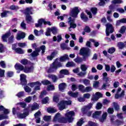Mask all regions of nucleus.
Wrapping results in <instances>:
<instances>
[{
  "mask_svg": "<svg viewBox=\"0 0 126 126\" xmlns=\"http://www.w3.org/2000/svg\"><path fill=\"white\" fill-rule=\"evenodd\" d=\"M7 13H9V11H5L1 13V17L3 18V17H6L7 16Z\"/></svg>",
  "mask_w": 126,
  "mask_h": 126,
  "instance_id": "c03bdc74",
  "label": "nucleus"
},
{
  "mask_svg": "<svg viewBox=\"0 0 126 126\" xmlns=\"http://www.w3.org/2000/svg\"><path fill=\"white\" fill-rule=\"evenodd\" d=\"M93 89L92 87L90 86L87 87L85 89V92H91V91H92Z\"/></svg>",
  "mask_w": 126,
  "mask_h": 126,
  "instance_id": "603ef678",
  "label": "nucleus"
},
{
  "mask_svg": "<svg viewBox=\"0 0 126 126\" xmlns=\"http://www.w3.org/2000/svg\"><path fill=\"white\" fill-rule=\"evenodd\" d=\"M74 115L75 113L74 111H72L67 112L65 114V116L68 123H72V121L74 120V118H73V117H74Z\"/></svg>",
  "mask_w": 126,
  "mask_h": 126,
  "instance_id": "423d86ee",
  "label": "nucleus"
},
{
  "mask_svg": "<svg viewBox=\"0 0 126 126\" xmlns=\"http://www.w3.org/2000/svg\"><path fill=\"white\" fill-rule=\"evenodd\" d=\"M12 50L17 54H20V55L24 54V51L20 48H13Z\"/></svg>",
  "mask_w": 126,
  "mask_h": 126,
  "instance_id": "412c9836",
  "label": "nucleus"
},
{
  "mask_svg": "<svg viewBox=\"0 0 126 126\" xmlns=\"http://www.w3.org/2000/svg\"><path fill=\"white\" fill-rule=\"evenodd\" d=\"M68 23L70 26V27L69 28V31H70L71 28H76V24H75L74 20L72 19L71 17H69V18H68Z\"/></svg>",
  "mask_w": 126,
  "mask_h": 126,
  "instance_id": "9d476101",
  "label": "nucleus"
},
{
  "mask_svg": "<svg viewBox=\"0 0 126 126\" xmlns=\"http://www.w3.org/2000/svg\"><path fill=\"white\" fill-rule=\"evenodd\" d=\"M55 90V86L54 85H49L47 87V91H52Z\"/></svg>",
  "mask_w": 126,
  "mask_h": 126,
  "instance_id": "3c124183",
  "label": "nucleus"
},
{
  "mask_svg": "<svg viewBox=\"0 0 126 126\" xmlns=\"http://www.w3.org/2000/svg\"><path fill=\"white\" fill-rule=\"evenodd\" d=\"M122 91V89L121 88H119L118 89L117 93L115 95V99H119V98H122V97H124L125 96V91H122L120 94H119L120 92Z\"/></svg>",
  "mask_w": 126,
  "mask_h": 126,
  "instance_id": "f8f14e48",
  "label": "nucleus"
},
{
  "mask_svg": "<svg viewBox=\"0 0 126 126\" xmlns=\"http://www.w3.org/2000/svg\"><path fill=\"white\" fill-rule=\"evenodd\" d=\"M28 85L29 86H30V87H34V91L31 94L32 95H33V94H35V93H36V91H37V90H40V86L42 85V84L39 82H35L28 84Z\"/></svg>",
  "mask_w": 126,
  "mask_h": 126,
  "instance_id": "f03ea898",
  "label": "nucleus"
},
{
  "mask_svg": "<svg viewBox=\"0 0 126 126\" xmlns=\"http://www.w3.org/2000/svg\"><path fill=\"white\" fill-rule=\"evenodd\" d=\"M78 13H79V10H78V8L77 7H75L71 9L70 15V16H72V17L76 18Z\"/></svg>",
  "mask_w": 126,
  "mask_h": 126,
  "instance_id": "1a4fd4ad",
  "label": "nucleus"
},
{
  "mask_svg": "<svg viewBox=\"0 0 126 126\" xmlns=\"http://www.w3.org/2000/svg\"><path fill=\"white\" fill-rule=\"evenodd\" d=\"M123 2H124V1L122 0H113L112 1V3L113 4L123 3Z\"/></svg>",
  "mask_w": 126,
  "mask_h": 126,
  "instance_id": "ea45409f",
  "label": "nucleus"
},
{
  "mask_svg": "<svg viewBox=\"0 0 126 126\" xmlns=\"http://www.w3.org/2000/svg\"><path fill=\"white\" fill-rule=\"evenodd\" d=\"M80 54L84 58H87L91 55V50L89 48H83L80 49Z\"/></svg>",
  "mask_w": 126,
  "mask_h": 126,
  "instance_id": "7ed1b4c3",
  "label": "nucleus"
},
{
  "mask_svg": "<svg viewBox=\"0 0 126 126\" xmlns=\"http://www.w3.org/2000/svg\"><path fill=\"white\" fill-rule=\"evenodd\" d=\"M84 123V121H83V119H81L77 123V125L78 126H82V124Z\"/></svg>",
  "mask_w": 126,
  "mask_h": 126,
  "instance_id": "052dcab7",
  "label": "nucleus"
},
{
  "mask_svg": "<svg viewBox=\"0 0 126 126\" xmlns=\"http://www.w3.org/2000/svg\"><path fill=\"white\" fill-rule=\"evenodd\" d=\"M10 32H7L5 34L3 35V36H2V40L4 42H6V41H7V39H8L9 42L11 43L12 42V39H13V38H14V36L13 35H11L10 36Z\"/></svg>",
  "mask_w": 126,
  "mask_h": 126,
  "instance_id": "6e6552de",
  "label": "nucleus"
},
{
  "mask_svg": "<svg viewBox=\"0 0 126 126\" xmlns=\"http://www.w3.org/2000/svg\"><path fill=\"white\" fill-rule=\"evenodd\" d=\"M34 70V67L33 66H25L24 68V72L25 73H30L33 72Z\"/></svg>",
  "mask_w": 126,
  "mask_h": 126,
  "instance_id": "4468645a",
  "label": "nucleus"
},
{
  "mask_svg": "<svg viewBox=\"0 0 126 126\" xmlns=\"http://www.w3.org/2000/svg\"><path fill=\"white\" fill-rule=\"evenodd\" d=\"M90 41L94 43V47H97L99 46V42L95 41V40H94V39H90Z\"/></svg>",
  "mask_w": 126,
  "mask_h": 126,
  "instance_id": "37998d69",
  "label": "nucleus"
},
{
  "mask_svg": "<svg viewBox=\"0 0 126 126\" xmlns=\"http://www.w3.org/2000/svg\"><path fill=\"white\" fill-rule=\"evenodd\" d=\"M81 18L85 22H86V21L88 20V17H86V16L83 13L81 14Z\"/></svg>",
  "mask_w": 126,
  "mask_h": 126,
  "instance_id": "e433bc0d",
  "label": "nucleus"
},
{
  "mask_svg": "<svg viewBox=\"0 0 126 126\" xmlns=\"http://www.w3.org/2000/svg\"><path fill=\"white\" fill-rule=\"evenodd\" d=\"M107 112H104L102 115V117L99 119V121L103 123L106 120L107 118Z\"/></svg>",
  "mask_w": 126,
  "mask_h": 126,
  "instance_id": "f704fd0d",
  "label": "nucleus"
},
{
  "mask_svg": "<svg viewBox=\"0 0 126 126\" xmlns=\"http://www.w3.org/2000/svg\"><path fill=\"white\" fill-rule=\"evenodd\" d=\"M26 75L24 74L20 75V80L22 85H26L27 84V80H26Z\"/></svg>",
  "mask_w": 126,
  "mask_h": 126,
  "instance_id": "2eb2a0df",
  "label": "nucleus"
},
{
  "mask_svg": "<svg viewBox=\"0 0 126 126\" xmlns=\"http://www.w3.org/2000/svg\"><path fill=\"white\" fill-rule=\"evenodd\" d=\"M47 112L48 113H49V114H54V113H56V112H57V109L50 107L47 108Z\"/></svg>",
  "mask_w": 126,
  "mask_h": 126,
  "instance_id": "2f4dec72",
  "label": "nucleus"
},
{
  "mask_svg": "<svg viewBox=\"0 0 126 126\" xmlns=\"http://www.w3.org/2000/svg\"><path fill=\"white\" fill-rule=\"evenodd\" d=\"M16 96H17V97L19 98H21V97H23V96H24V92H20L16 94Z\"/></svg>",
  "mask_w": 126,
  "mask_h": 126,
  "instance_id": "4d7b16f0",
  "label": "nucleus"
},
{
  "mask_svg": "<svg viewBox=\"0 0 126 126\" xmlns=\"http://www.w3.org/2000/svg\"><path fill=\"white\" fill-rule=\"evenodd\" d=\"M43 120L45 122H49V121H51V116H44Z\"/></svg>",
  "mask_w": 126,
  "mask_h": 126,
  "instance_id": "09e8293b",
  "label": "nucleus"
},
{
  "mask_svg": "<svg viewBox=\"0 0 126 126\" xmlns=\"http://www.w3.org/2000/svg\"><path fill=\"white\" fill-rule=\"evenodd\" d=\"M74 61L75 63H81L83 61L85 62V61H86V58L85 57H84L83 59H82L80 57H77V58L74 59Z\"/></svg>",
  "mask_w": 126,
  "mask_h": 126,
  "instance_id": "bb28decb",
  "label": "nucleus"
},
{
  "mask_svg": "<svg viewBox=\"0 0 126 126\" xmlns=\"http://www.w3.org/2000/svg\"><path fill=\"white\" fill-rule=\"evenodd\" d=\"M90 97H91V94L89 93H86L83 94V97L84 99H90Z\"/></svg>",
  "mask_w": 126,
  "mask_h": 126,
  "instance_id": "de8ad7c7",
  "label": "nucleus"
},
{
  "mask_svg": "<svg viewBox=\"0 0 126 126\" xmlns=\"http://www.w3.org/2000/svg\"><path fill=\"white\" fill-rule=\"evenodd\" d=\"M51 32V28H47L46 30V32H45L46 36H50Z\"/></svg>",
  "mask_w": 126,
  "mask_h": 126,
  "instance_id": "5fc2aeb1",
  "label": "nucleus"
},
{
  "mask_svg": "<svg viewBox=\"0 0 126 126\" xmlns=\"http://www.w3.org/2000/svg\"><path fill=\"white\" fill-rule=\"evenodd\" d=\"M101 114H102L101 111H96L93 114V118L96 119L98 118V117H99Z\"/></svg>",
  "mask_w": 126,
  "mask_h": 126,
  "instance_id": "c756f323",
  "label": "nucleus"
},
{
  "mask_svg": "<svg viewBox=\"0 0 126 126\" xmlns=\"http://www.w3.org/2000/svg\"><path fill=\"white\" fill-rule=\"evenodd\" d=\"M63 40V37H62L61 34L58 35L57 36H54L53 38V41L54 42H58V43H60L61 41Z\"/></svg>",
  "mask_w": 126,
  "mask_h": 126,
  "instance_id": "a211bd4d",
  "label": "nucleus"
},
{
  "mask_svg": "<svg viewBox=\"0 0 126 126\" xmlns=\"http://www.w3.org/2000/svg\"><path fill=\"white\" fill-rule=\"evenodd\" d=\"M45 48H36L35 50L31 54V57L32 58H35V57H38L39 56V53L41 51L42 54H44L45 53Z\"/></svg>",
  "mask_w": 126,
  "mask_h": 126,
  "instance_id": "0eeeda50",
  "label": "nucleus"
},
{
  "mask_svg": "<svg viewBox=\"0 0 126 126\" xmlns=\"http://www.w3.org/2000/svg\"><path fill=\"white\" fill-rule=\"evenodd\" d=\"M116 11L120 12V13H124L125 12V9L122 8H117L116 9Z\"/></svg>",
  "mask_w": 126,
  "mask_h": 126,
  "instance_id": "0e129e2a",
  "label": "nucleus"
},
{
  "mask_svg": "<svg viewBox=\"0 0 126 126\" xmlns=\"http://www.w3.org/2000/svg\"><path fill=\"white\" fill-rule=\"evenodd\" d=\"M0 66L2 68H5L6 67V64H5V62L3 61H1L0 62Z\"/></svg>",
  "mask_w": 126,
  "mask_h": 126,
  "instance_id": "a18cd8bd",
  "label": "nucleus"
},
{
  "mask_svg": "<svg viewBox=\"0 0 126 126\" xmlns=\"http://www.w3.org/2000/svg\"><path fill=\"white\" fill-rule=\"evenodd\" d=\"M48 77H49V78H51V79H52L53 82H56V81H57V80H58V78L55 75L49 74L48 75Z\"/></svg>",
  "mask_w": 126,
  "mask_h": 126,
  "instance_id": "c85d7f7f",
  "label": "nucleus"
},
{
  "mask_svg": "<svg viewBox=\"0 0 126 126\" xmlns=\"http://www.w3.org/2000/svg\"><path fill=\"white\" fill-rule=\"evenodd\" d=\"M68 55L65 54L63 56L60 58V62H65L66 60H68Z\"/></svg>",
  "mask_w": 126,
  "mask_h": 126,
  "instance_id": "72a5a7b5",
  "label": "nucleus"
},
{
  "mask_svg": "<svg viewBox=\"0 0 126 126\" xmlns=\"http://www.w3.org/2000/svg\"><path fill=\"white\" fill-rule=\"evenodd\" d=\"M106 36H110V33H112L115 31L113 25L110 23H108L105 25Z\"/></svg>",
  "mask_w": 126,
  "mask_h": 126,
  "instance_id": "39448f33",
  "label": "nucleus"
},
{
  "mask_svg": "<svg viewBox=\"0 0 126 126\" xmlns=\"http://www.w3.org/2000/svg\"><path fill=\"white\" fill-rule=\"evenodd\" d=\"M53 101L54 102H56V103H58L59 102V95H54L53 96Z\"/></svg>",
  "mask_w": 126,
  "mask_h": 126,
  "instance_id": "338daca9",
  "label": "nucleus"
},
{
  "mask_svg": "<svg viewBox=\"0 0 126 126\" xmlns=\"http://www.w3.org/2000/svg\"><path fill=\"white\" fill-rule=\"evenodd\" d=\"M65 87H66V85L64 83H62L60 84L59 86V88L60 91H63V90L65 89Z\"/></svg>",
  "mask_w": 126,
  "mask_h": 126,
  "instance_id": "cd10ccee",
  "label": "nucleus"
},
{
  "mask_svg": "<svg viewBox=\"0 0 126 126\" xmlns=\"http://www.w3.org/2000/svg\"><path fill=\"white\" fill-rule=\"evenodd\" d=\"M83 83L85 85L87 86V85H89V84H90V81L88 79H85L83 80Z\"/></svg>",
  "mask_w": 126,
  "mask_h": 126,
  "instance_id": "bf43d9fd",
  "label": "nucleus"
},
{
  "mask_svg": "<svg viewBox=\"0 0 126 126\" xmlns=\"http://www.w3.org/2000/svg\"><path fill=\"white\" fill-rule=\"evenodd\" d=\"M126 26H122L120 30H119V33H121V34H124L126 32Z\"/></svg>",
  "mask_w": 126,
  "mask_h": 126,
  "instance_id": "a19ab883",
  "label": "nucleus"
},
{
  "mask_svg": "<svg viewBox=\"0 0 126 126\" xmlns=\"http://www.w3.org/2000/svg\"><path fill=\"white\" fill-rule=\"evenodd\" d=\"M75 64L73 62H68L66 64V67H70V66H74Z\"/></svg>",
  "mask_w": 126,
  "mask_h": 126,
  "instance_id": "49530a36",
  "label": "nucleus"
},
{
  "mask_svg": "<svg viewBox=\"0 0 126 126\" xmlns=\"http://www.w3.org/2000/svg\"><path fill=\"white\" fill-rule=\"evenodd\" d=\"M44 22H45V20L43 19H39L38 21V23L35 24V27H41V26H42L43 25V23L44 24Z\"/></svg>",
  "mask_w": 126,
  "mask_h": 126,
  "instance_id": "4be33fe9",
  "label": "nucleus"
},
{
  "mask_svg": "<svg viewBox=\"0 0 126 126\" xmlns=\"http://www.w3.org/2000/svg\"><path fill=\"white\" fill-rule=\"evenodd\" d=\"M15 68L17 70H24V66L20 63H16L15 65Z\"/></svg>",
  "mask_w": 126,
  "mask_h": 126,
  "instance_id": "aec40b11",
  "label": "nucleus"
},
{
  "mask_svg": "<svg viewBox=\"0 0 126 126\" xmlns=\"http://www.w3.org/2000/svg\"><path fill=\"white\" fill-rule=\"evenodd\" d=\"M24 89L26 92H27L28 93H29V92H31V88H30L29 87L27 86L24 87Z\"/></svg>",
  "mask_w": 126,
  "mask_h": 126,
  "instance_id": "774afa93",
  "label": "nucleus"
},
{
  "mask_svg": "<svg viewBox=\"0 0 126 126\" xmlns=\"http://www.w3.org/2000/svg\"><path fill=\"white\" fill-rule=\"evenodd\" d=\"M48 101H49V97H46L42 100V104H47V103H48Z\"/></svg>",
  "mask_w": 126,
  "mask_h": 126,
  "instance_id": "69168bd1",
  "label": "nucleus"
},
{
  "mask_svg": "<svg viewBox=\"0 0 126 126\" xmlns=\"http://www.w3.org/2000/svg\"><path fill=\"white\" fill-rule=\"evenodd\" d=\"M32 100V96H28L25 99V102L27 103H30Z\"/></svg>",
  "mask_w": 126,
  "mask_h": 126,
  "instance_id": "864d4df0",
  "label": "nucleus"
},
{
  "mask_svg": "<svg viewBox=\"0 0 126 126\" xmlns=\"http://www.w3.org/2000/svg\"><path fill=\"white\" fill-rule=\"evenodd\" d=\"M113 105L116 111H119V110H120V106L119 105V104H118V103L114 102L113 103Z\"/></svg>",
  "mask_w": 126,
  "mask_h": 126,
  "instance_id": "79ce46f5",
  "label": "nucleus"
},
{
  "mask_svg": "<svg viewBox=\"0 0 126 126\" xmlns=\"http://www.w3.org/2000/svg\"><path fill=\"white\" fill-rule=\"evenodd\" d=\"M79 91L82 93H85V87L82 85H80L78 86Z\"/></svg>",
  "mask_w": 126,
  "mask_h": 126,
  "instance_id": "473e14b6",
  "label": "nucleus"
},
{
  "mask_svg": "<svg viewBox=\"0 0 126 126\" xmlns=\"http://www.w3.org/2000/svg\"><path fill=\"white\" fill-rule=\"evenodd\" d=\"M39 109V105L36 103H34L32 106V111H34L35 110H38Z\"/></svg>",
  "mask_w": 126,
  "mask_h": 126,
  "instance_id": "c9c22d12",
  "label": "nucleus"
},
{
  "mask_svg": "<svg viewBox=\"0 0 126 126\" xmlns=\"http://www.w3.org/2000/svg\"><path fill=\"white\" fill-rule=\"evenodd\" d=\"M67 105H71V101L62 100L58 103V106L60 111H63V110H64V109H65V106H67Z\"/></svg>",
  "mask_w": 126,
  "mask_h": 126,
  "instance_id": "20e7f679",
  "label": "nucleus"
},
{
  "mask_svg": "<svg viewBox=\"0 0 126 126\" xmlns=\"http://www.w3.org/2000/svg\"><path fill=\"white\" fill-rule=\"evenodd\" d=\"M57 54H58V51H55L53 52L50 56H49L47 57V59L49 60V61H52V60L54 59V57H55V56H56V55H57Z\"/></svg>",
  "mask_w": 126,
  "mask_h": 126,
  "instance_id": "5701e85b",
  "label": "nucleus"
},
{
  "mask_svg": "<svg viewBox=\"0 0 126 126\" xmlns=\"http://www.w3.org/2000/svg\"><path fill=\"white\" fill-rule=\"evenodd\" d=\"M26 34L25 32H20L17 34L16 39L18 41H20L21 39H24L25 38Z\"/></svg>",
  "mask_w": 126,
  "mask_h": 126,
  "instance_id": "dca6fc26",
  "label": "nucleus"
},
{
  "mask_svg": "<svg viewBox=\"0 0 126 126\" xmlns=\"http://www.w3.org/2000/svg\"><path fill=\"white\" fill-rule=\"evenodd\" d=\"M87 72H80V73H78L77 74V75H78V76H80V77H83V76H85L87 74Z\"/></svg>",
  "mask_w": 126,
  "mask_h": 126,
  "instance_id": "8fccbe9b",
  "label": "nucleus"
},
{
  "mask_svg": "<svg viewBox=\"0 0 126 126\" xmlns=\"http://www.w3.org/2000/svg\"><path fill=\"white\" fill-rule=\"evenodd\" d=\"M115 51L116 49H115L114 48H111L108 49V53H109V54H114Z\"/></svg>",
  "mask_w": 126,
  "mask_h": 126,
  "instance_id": "6e6d98bb",
  "label": "nucleus"
},
{
  "mask_svg": "<svg viewBox=\"0 0 126 126\" xmlns=\"http://www.w3.org/2000/svg\"><path fill=\"white\" fill-rule=\"evenodd\" d=\"M61 121H62V116H61V114H60V113H58L55 116L53 121L60 122Z\"/></svg>",
  "mask_w": 126,
  "mask_h": 126,
  "instance_id": "6ab92c4d",
  "label": "nucleus"
},
{
  "mask_svg": "<svg viewBox=\"0 0 126 126\" xmlns=\"http://www.w3.org/2000/svg\"><path fill=\"white\" fill-rule=\"evenodd\" d=\"M80 68H81L82 71L86 72L87 70V69H88V66L86 65L85 64H82L80 66Z\"/></svg>",
  "mask_w": 126,
  "mask_h": 126,
  "instance_id": "7c9ffc66",
  "label": "nucleus"
},
{
  "mask_svg": "<svg viewBox=\"0 0 126 126\" xmlns=\"http://www.w3.org/2000/svg\"><path fill=\"white\" fill-rule=\"evenodd\" d=\"M32 9H33V7H32L27 8L25 11V14L26 15H29V14H33V13L32 12Z\"/></svg>",
  "mask_w": 126,
  "mask_h": 126,
  "instance_id": "b1692460",
  "label": "nucleus"
},
{
  "mask_svg": "<svg viewBox=\"0 0 126 126\" xmlns=\"http://www.w3.org/2000/svg\"><path fill=\"white\" fill-rule=\"evenodd\" d=\"M69 74V71L67 69H62L60 71V74L59 75L60 78H63L64 77V75H68Z\"/></svg>",
  "mask_w": 126,
  "mask_h": 126,
  "instance_id": "ddd939ff",
  "label": "nucleus"
},
{
  "mask_svg": "<svg viewBox=\"0 0 126 126\" xmlns=\"http://www.w3.org/2000/svg\"><path fill=\"white\" fill-rule=\"evenodd\" d=\"M117 46L119 48H125L126 47V42H119Z\"/></svg>",
  "mask_w": 126,
  "mask_h": 126,
  "instance_id": "58836bf2",
  "label": "nucleus"
},
{
  "mask_svg": "<svg viewBox=\"0 0 126 126\" xmlns=\"http://www.w3.org/2000/svg\"><path fill=\"white\" fill-rule=\"evenodd\" d=\"M50 30L51 32H52L53 34H54V35H56V34L58 33V29H57V28L55 27L51 28Z\"/></svg>",
  "mask_w": 126,
  "mask_h": 126,
  "instance_id": "4c0bfd02",
  "label": "nucleus"
},
{
  "mask_svg": "<svg viewBox=\"0 0 126 126\" xmlns=\"http://www.w3.org/2000/svg\"><path fill=\"white\" fill-rule=\"evenodd\" d=\"M21 63L22 64H24V65H25L27 63H28V61L27 59H23L20 61Z\"/></svg>",
  "mask_w": 126,
  "mask_h": 126,
  "instance_id": "13d9d810",
  "label": "nucleus"
},
{
  "mask_svg": "<svg viewBox=\"0 0 126 126\" xmlns=\"http://www.w3.org/2000/svg\"><path fill=\"white\" fill-rule=\"evenodd\" d=\"M109 86H110V84H109L108 83L103 84L101 88V90L106 89V88H107V87H109Z\"/></svg>",
  "mask_w": 126,
  "mask_h": 126,
  "instance_id": "680f3d73",
  "label": "nucleus"
},
{
  "mask_svg": "<svg viewBox=\"0 0 126 126\" xmlns=\"http://www.w3.org/2000/svg\"><path fill=\"white\" fill-rule=\"evenodd\" d=\"M4 72H5L4 70L0 68V77H3L4 76Z\"/></svg>",
  "mask_w": 126,
  "mask_h": 126,
  "instance_id": "e2e57ef3",
  "label": "nucleus"
},
{
  "mask_svg": "<svg viewBox=\"0 0 126 126\" xmlns=\"http://www.w3.org/2000/svg\"><path fill=\"white\" fill-rule=\"evenodd\" d=\"M92 106H93V103H90L87 105L84 106L82 108V112H86V111H88V110H90L91 108H92Z\"/></svg>",
  "mask_w": 126,
  "mask_h": 126,
  "instance_id": "f3484780",
  "label": "nucleus"
},
{
  "mask_svg": "<svg viewBox=\"0 0 126 126\" xmlns=\"http://www.w3.org/2000/svg\"><path fill=\"white\" fill-rule=\"evenodd\" d=\"M62 63H57V62H54L49 68H47V72L48 73H52V72H55L56 69H58V67H61L62 66Z\"/></svg>",
  "mask_w": 126,
  "mask_h": 126,
  "instance_id": "f257e3e1",
  "label": "nucleus"
},
{
  "mask_svg": "<svg viewBox=\"0 0 126 126\" xmlns=\"http://www.w3.org/2000/svg\"><path fill=\"white\" fill-rule=\"evenodd\" d=\"M26 20L27 21L28 23H30V22H34V20H33V18H32V16H31L30 15H26Z\"/></svg>",
  "mask_w": 126,
  "mask_h": 126,
  "instance_id": "393cba45",
  "label": "nucleus"
},
{
  "mask_svg": "<svg viewBox=\"0 0 126 126\" xmlns=\"http://www.w3.org/2000/svg\"><path fill=\"white\" fill-rule=\"evenodd\" d=\"M24 112L25 113L21 114V113H17L18 118L20 119H24V118H26L28 115H29V112L28 109L26 108L24 110Z\"/></svg>",
  "mask_w": 126,
  "mask_h": 126,
  "instance_id": "9b49d317",
  "label": "nucleus"
},
{
  "mask_svg": "<svg viewBox=\"0 0 126 126\" xmlns=\"http://www.w3.org/2000/svg\"><path fill=\"white\" fill-rule=\"evenodd\" d=\"M68 95L69 96H71V97H73L74 98H76L77 97V96H78V92H76L75 93H72L71 91H69L68 93Z\"/></svg>",
  "mask_w": 126,
  "mask_h": 126,
  "instance_id": "a878e982",
  "label": "nucleus"
}]
</instances>
